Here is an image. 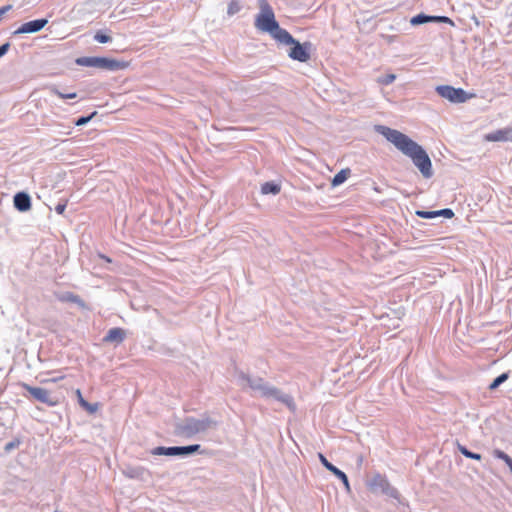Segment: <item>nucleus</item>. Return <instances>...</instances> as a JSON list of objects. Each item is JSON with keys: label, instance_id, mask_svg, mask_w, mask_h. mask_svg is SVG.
<instances>
[{"label": "nucleus", "instance_id": "nucleus-1", "mask_svg": "<svg viewBox=\"0 0 512 512\" xmlns=\"http://www.w3.org/2000/svg\"><path fill=\"white\" fill-rule=\"evenodd\" d=\"M375 131L384 136L401 153L409 157L425 179L434 175L431 159L426 150L406 134L384 125H376Z\"/></svg>", "mask_w": 512, "mask_h": 512}, {"label": "nucleus", "instance_id": "nucleus-2", "mask_svg": "<svg viewBox=\"0 0 512 512\" xmlns=\"http://www.w3.org/2000/svg\"><path fill=\"white\" fill-rule=\"evenodd\" d=\"M260 12L255 17L254 26L261 32L268 33L277 42L282 39H289L287 30L280 27L275 18L274 11L267 0H258Z\"/></svg>", "mask_w": 512, "mask_h": 512}, {"label": "nucleus", "instance_id": "nucleus-3", "mask_svg": "<svg viewBox=\"0 0 512 512\" xmlns=\"http://www.w3.org/2000/svg\"><path fill=\"white\" fill-rule=\"evenodd\" d=\"M217 426L218 422L208 416H205L201 419L186 417L183 421L177 422L175 424L174 433L178 436L191 438L198 433L216 429Z\"/></svg>", "mask_w": 512, "mask_h": 512}, {"label": "nucleus", "instance_id": "nucleus-4", "mask_svg": "<svg viewBox=\"0 0 512 512\" xmlns=\"http://www.w3.org/2000/svg\"><path fill=\"white\" fill-rule=\"evenodd\" d=\"M75 63L78 66L84 67H94L99 68L106 71H119L128 67V63L125 61H119L116 59H111L107 57H78L75 60Z\"/></svg>", "mask_w": 512, "mask_h": 512}, {"label": "nucleus", "instance_id": "nucleus-5", "mask_svg": "<svg viewBox=\"0 0 512 512\" xmlns=\"http://www.w3.org/2000/svg\"><path fill=\"white\" fill-rule=\"evenodd\" d=\"M287 35L289 39H280L278 42L284 45L291 46L290 50L288 51V56L295 61L298 62H307L311 57V48L312 43L309 41H306L304 43H300L298 40H296L288 31Z\"/></svg>", "mask_w": 512, "mask_h": 512}, {"label": "nucleus", "instance_id": "nucleus-6", "mask_svg": "<svg viewBox=\"0 0 512 512\" xmlns=\"http://www.w3.org/2000/svg\"><path fill=\"white\" fill-rule=\"evenodd\" d=\"M255 392L259 393V395L263 398H273L283 403L291 412L296 411V404L294 402L293 397L289 394L282 392L280 389L266 381L261 386H258V389H256Z\"/></svg>", "mask_w": 512, "mask_h": 512}, {"label": "nucleus", "instance_id": "nucleus-7", "mask_svg": "<svg viewBox=\"0 0 512 512\" xmlns=\"http://www.w3.org/2000/svg\"><path fill=\"white\" fill-rule=\"evenodd\" d=\"M369 490L374 494H383L393 499H398L400 494L388 481L387 477L381 473H375L367 481Z\"/></svg>", "mask_w": 512, "mask_h": 512}, {"label": "nucleus", "instance_id": "nucleus-8", "mask_svg": "<svg viewBox=\"0 0 512 512\" xmlns=\"http://www.w3.org/2000/svg\"><path fill=\"white\" fill-rule=\"evenodd\" d=\"M21 388L29 395L24 393L25 397H31L33 400L46 404L49 407H54L59 404V399L50 391L42 387H34L26 383L21 384Z\"/></svg>", "mask_w": 512, "mask_h": 512}, {"label": "nucleus", "instance_id": "nucleus-9", "mask_svg": "<svg viewBox=\"0 0 512 512\" xmlns=\"http://www.w3.org/2000/svg\"><path fill=\"white\" fill-rule=\"evenodd\" d=\"M436 92L442 98H445L452 103H464L469 99V96L464 89L455 88L450 85H439L436 87Z\"/></svg>", "mask_w": 512, "mask_h": 512}, {"label": "nucleus", "instance_id": "nucleus-10", "mask_svg": "<svg viewBox=\"0 0 512 512\" xmlns=\"http://www.w3.org/2000/svg\"><path fill=\"white\" fill-rule=\"evenodd\" d=\"M122 474L129 479L148 482L152 478L151 472L143 466L125 465Z\"/></svg>", "mask_w": 512, "mask_h": 512}, {"label": "nucleus", "instance_id": "nucleus-11", "mask_svg": "<svg viewBox=\"0 0 512 512\" xmlns=\"http://www.w3.org/2000/svg\"><path fill=\"white\" fill-rule=\"evenodd\" d=\"M48 23L46 18H40L23 23L17 30L13 32L16 34H32L42 30Z\"/></svg>", "mask_w": 512, "mask_h": 512}, {"label": "nucleus", "instance_id": "nucleus-12", "mask_svg": "<svg viewBox=\"0 0 512 512\" xmlns=\"http://www.w3.org/2000/svg\"><path fill=\"white\" fill-rule=\"evenodd\" d=\"M319 460L328 471H330L343 483L346 491L351 492V487L347 475L342 470L333 465L331 462H329L327 458L321 453H319Z\"/></svg>", "mask_w": 512, "mask_h": 512}, {"label": "nucleus", "instance_id": "nucleus-13", "mask_svg": "<svg viewBox=\"0 0 512 512\" xmlns=\"http://www.w3.org/2000/svg\"><path fill=\"white\" fill-rule=\"evenodd\" d=\"M13 207L21 213H25L32 208L31 196L25 191L17 192L13 197Z\"/></svg>", "mask_w": 512, "mask_h": 512}, {"label": "nucleus", "instance_id": "nucleus-14", "mask_svg": "<svg viewBox=\"0 0 512 512\" xmlns=\"http://www.w3.org/2000/svg\"><path fill=\"white\" fill-rule=\"evenodd\" d=\"M236 375L241 387H249L253 391L258 389V386H261L265 382L263 378L252 377L241 370H236Z\"/></svg>", "mask_w": 512, "mask_h": 512}, {"label": "nucleus", "instance_id": "nucleus-15", "mask_svg": "<svg viewBox=\"0 0 512 512\" xmlns=\"http://www.w3.org/2000/svg\"><path fill=\"white\" fill-rule=\"evenodd\" d=\"M415 214L423 219H433L436 217H444L447 219H451L454 217V212L450 208H444L440 210H434V211H426V210H417Z\"/></svg>", "mask_w": 512, "mask_h": 512}, {"label": "nucleus", "instance_id": "nucleus-16", "mask_svg": "<svg viewBox=\"0 0 512 512\" xmlns=\"http://www.w3.org/2000/svg\"><path fill=\"white\" fill-rule=\"evenodd\" d=\"M126 338V331L120 327H114L108 330L103 338L105 343L121 344Z\"/></svg>", "mask_w": 512, "mask_h": 512}, {"label": "nucleus", "instance_id": "nucleus-17", "mask_svg": "<svg viewBox=\"0 0 512 512\" xmlns=\"http://www.w3.org/2000/svg\"><path fill=\"white\" fill-rule=\"evenodd\" d=\"M490 141H511L512 142V128H505L497 130L487 136Z\"/></svg>", "mask_w": 512, "mask_h": 512}, {"label": "nucleus", "instance_id": "nucleus-18", "mask_svg": "<svg viewBox=\"0 0 512 512\" xmlns=\"http://www.w3.org/2000/svg\"><path fill=\"white\" fill-rule=\"evenodd\" d=\"M201 449V445L199 444H191L187 446H176L177 456L179 457H187L199 452Z\"/></svg>", "mask_w": 512, "mask_h": 512}, {"label": "nucleus", "instance_id": "nucleus-19", "mask_svg": "<svg viewBox=\"0 0 512 512\" xmlns=\"http://www.w3.org/2000/svg\"><path fill=\"white\" fill-rule=\"evenodd\" d=\"M150 453L155 456H177L176 446L164 447L158 446L150 450Z\"/></svg>", "mask_w": 512, "mask_h": 512}, {"label": "nucleus", "instance_id": "nucleus-20", "mask_svg": "<svg viewBox=\"0 0 512 512\" xmlns=\"http://www.w3.org/2000/svg\"><path fill=\"white\" fill-rule=\"evenodd\" d=\"M351 174V170L349 168L341 169L331 180L332 187H337L343 184Z\"/></svg>", "mask_w": 512, "mask_h": 512}, {"label": "nucleus", "instance_id": "nucleus-21", "mask_svg": "<svg viewBox=\"0 0 512 512\" xmlns=\"http://www.w3.org/2000/svg\"><path fill=\"white\" fill-rule=\"evenodd\" d=\"M280 190H281L280 184H278L274 181L265 182L261 186V193L264 195H267V194L277 195L280 192Z\"/></svg>", "mask_w": 512, "mask_h": 512}, {"label": "nucleus", "instance_id": "nucleus-22", "mask_svg": "<svg viewBox=\"0 0 512 512\" xmlns=\"http://www.w3.org/2000/svg\"><path fill=\"white\" fill-rule=\"evenodd\" d=\"M60 300L63 302H71V303L77 304L81 308L86 307L85 302L81 299V297L72 292H65L61 296Z\"/></svg>", "mask_w": 512, "mask_h": 512}, {"label": "nucleus", "instance_id": "nucleus-23", "mask_svg": "<svg viewBox=\"0 0 512 512\" xmlns=\"http://www.w3.org/2000/svg\"><path fill=\"white\" fill-rule=\"evenodd\" d=\"M457 449L466 458L477 460V461H480L482 459L481 454L470 451L466 446L460 444L459 442H457Z\"/></svg>", "mask_w": 512, "mask_h": 512}, {"label": "nucleus", "instance_id": "nucleus-24", "mask_svg": "<svg viewBox=\"0 0 512 512\" xmlns=\"http://www.w3.org/2000/svg\"><path fill=\"white\" fill-rule=\"evenodd\" d=\"M510 372H504L497 376L488 386V389L493 391L496 390L501 384H503L505 381L509 379Z\"/></svg>", "mask_w": 512, "mask_h": 512}, {"label": "nucleus", "instance_id": "nucleus-25", "mask_svg": "<svg viewBox=\"0 0 512 512\" xmlns=\"http://www.w3.org/2000/svg\"><path fill=\"white\" fill-rule=\"evenodd\" d=\"M77 395H78V402L82 408H84L89 413H94L97 410V408H98L97 404H92V403H89L88 401H86L82 397V394L79 389L77 390Z\"/></svg>", "mask_w": 512, "mask_h": 512}, {"label": "nucleus", "instance_id": "nucleus-26", "mask_svg": "<svg viewBox=\"0 0 512 512\" xmlns=\"http://www.w3.org/2000/svg\"><path fill=\"white\" fill-rule=\"evenodd\" d=\"M493 456L497 459L503 460L508 466L510 472L512 473V458L508 454H506L500 449H495L493 451Z\"/></svg>", "mask_w": 512, "mask_h": 512}, {"label": "nucleus", "instance_id": "nucleus-27", "mask_svg": "<svg viewBox=\"0 0 512 512\" xmlns=\"http://www.w3.org/2000/svg\"><path fill=\"white\" fill-rule=\"evenodd\" d=\"M428 23H445L454 26V22L447 16L428 15Z\"/></svg>", "mask_w": 512, "mask_h": 512}, {"label": "nucleus", "instance_id": "nucleus-28", "mask_svg": "<svg viewBox=\"0 0 512 512\" xmlns=\"http://www.w3.org/2000/svg\"><path fill=\"white\" fill-rule=\"evenodd\" d=\"M21 443H22L21 438H19V437H15V438H13L11 441L7 442V443L4 445V451H5L6 453H11V452H13L14 450L18 449Z\"/></svg>", "mask_w": 512, "mask_h": 512}, {"label": "nucleus", "instance_id": "nucleus-29", "mask_svg": "<svg viewBox=\"0 0 512 512\" xmlns=\"http://www.w3.org/2000/svg\"><path fill=\"white\" fill-rule=\"evenodd\" d=\"M410 23L413 26L426 24L428 23V15L425 13H419L411 18Z\"/></svg>", "mask_w": 512, "mask_h": 512}, {"label": "nucleus", "instance_id": "nucleus-30", "mask_svg": "<svg viewBox=\"0 0 512 512\" xmlns=\"http://www.w3.org/2000/svg\"><path fill=\"white\" fill-rule=\"evenodd\" d=\"M94 40L101 44H105V43L111 42L112 37L110 35L106 34L104 31L99 30L95 33Z\"/></svg>", "mask_w": 512, "mask_h": 512}, {"label": "nucleus", "instance_id": "nucleus-31", "mask_svg": "<svg viewBox=\"0 0 512 512\" xmlns=\"http://www.w3.org/2000/svg\"><path fill=\"white\" fill-rule=\"evenodd\" d=\"M97 115V111H93L87 116H80L74 121L75 126H84Z\"/></svg>", "mask_w": 512, "mask_h": 512}, {"label": "nucleus", "instance_id": "nucleus-32", "mask_svg": "<svg viewBox=\"0 0 512 512\" xmlns=\"http://www.w3.org/2000/svg\"><path fill=\"white\" fill-rule=\"evenodd\" d=\"M50 91L51 93L57 95L58 97L62 98V99H74L77 97V93L76 92H72V93H62L61 91H59L55 86L51 87L50 88Z\"/></svg>", "mask_w": 512, "mask_h": 512}, {"label": "nucleus", "instance_id": "nucleus-33", "mask_svg": "<svg viewBox=\"0 0 512 512\" xmlns=\"http://www.w3.org/2000/svg\"><path fill=\"white\" fill-rule=\"evenodd\" d=\"M240 9H241V6H240L239 2L237 0H232L228 4L227 14L229 16H233L236 13H238L240 11Z\"/></svg>", "mask_w": 512, "mask_h": 512}, {"label": "nucleus", "instance_id": "nucleus-34", "mask_svg": "<svg viewBox=\"0 0 512 512\" xmlns=\"http://www.w3.org/2000/svg\"><path fill=\"white\" fill-rule=\"evenodd\" d=\"M396 79V75L394 74H386L380 79V83L383 85H389L394 82Z\"/></svg>", "mask_w": 512, "mask_h": 512}, {"label": "nucleus", "instance_id": "nucleus-35", "mask_svg": "<svg viewBox=\"0 0 512 512\" xmlns=\"http://www.w3.org/2000/svg\"><path fill=\"white\" fill-rule=\"evenodd\" d=\"M66 209V202H59L55 206V212L59 215H62L65 212Z\"/></svg>", "mask_w": 512, "mask_h": 512}, {"label": "nucleus", "instance_id": "nucleus-36", "mask_svg": "<svg viewBox=\"0 0 512 512\" xmlns=\"http://www.w3.org/2000/svg\"><path fill=\"white\" fill-rule=\"evenodd\" d=\"M10 48V43L6 42L2 44V56H4Z\"/></svg>", "mask_w": 512, "mask_h": 512}, {"label": "nucleus", "instance_id": "nucleus-37", "mask_svg": "<svg viewBox=\"0 0 512 512\" xmlns=\"http://www.w3.org/2000/svg\"><path fill=\"white\" fill-rule=\"evenodd\" d=\"M11 8V5L2 6V15L6 14Z\"/></svg>", "mask_w": 512, "mask_h": 512}, {"label": "nucleus", "instance_id": "nucleus-38", "mask_svg": "<svg viewBox=\"0 0 512 512\" xmlns=\"http://www.w3.org/2000/svg\"><path fill=\"white\" fill-rule=\"evenodd\" d=\"M100 258H102L103 260H105L108 263H110L112 261L109 257L102 255V254L100 255Z\"/></svg>", "mask_w": 512, "mask_h": 512}, {"label": "nucleus", "instance_id": "nucleus-39", "mask_svg": "<svg viewBox=\"0 0 512 512\" xmlns=\"http://www.w3.org/2000/svg\"><path fill=\"white\" fill-rule=\"evenodd\" d=\"M70 133H71V131H70V130H68V131H67V132H65L64 134L69 135Z\"/></svg>", "mask_w": 512, "mask_h": 512}, {"label": "nucleus", "instance_id": "nucleus-40", "mask_svg": "<svg viewBox=\"0 0 512 512\" xmlns=\"http://www.w3.org/2000/svg\"><path fill=\"white\" fill-rule=\"evenodd\" d=\"M55 512H58V511H55Z\"/></svg>", "mask_w": 512, "mask_h": 512}]
</instances>
